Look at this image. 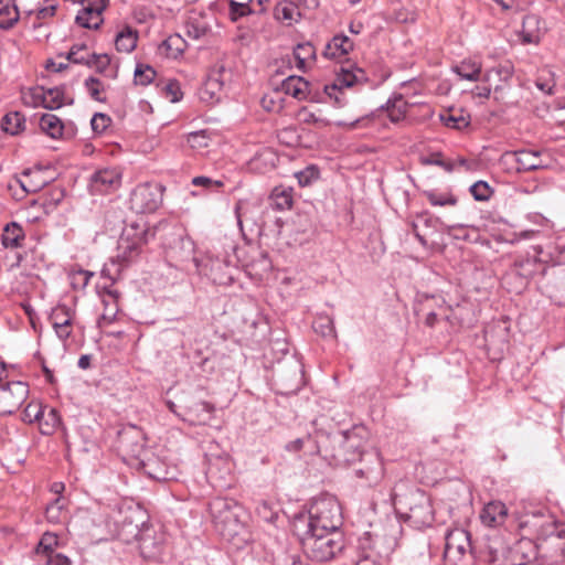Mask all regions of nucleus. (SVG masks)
Returning a JSON list of instances; mask_svg holds the SVG:
<instances>
[{
  "label": "nucleus",
  "mask_w": 565,
  "mask_h": 565,
  "mask_svg": "<svg viewBox=\"0 0 565 565\" xmlns=\"http://www.w3.org/2000/svg\"><path fill=\"white\" fill-rule=\"evenodd\" d=\"M138 35L130 26L124 28L115 38L117 51L130 53L137 45Z\"/></svg>",
  "instance_id": "nucleus-37"
},
{
  "label": "nucleus",
  "mask_w": 565,
  "mask_h": 565,
  "mask_svg": "<svg viewBox=\"0 0 565 565\" xmlns=\"http://www.w3.org/2000/svg\"><path fill=\"white\" fill-rule=\"evenodd\" d=\"M513 75V66L510 63L501 64L486 72L483 82L491 83L493 77H498V82L507 83Z\"/></svg>",
  "instance_id": "nucleus-44"
},
{
  "label": "nucleus",
  "mask_w": 565,
  "mask_h": 565,
  "mask_svg": "<svg viewBox=\"0 0 565 565\" xmlns=\"http://www.w3.org/2000/svg\"><path fill=\"white\" fill-rule=\"evenodd\" d=\"M373 544L376 545L377 541H375ZM382 553L380 551H375V546L365 550V547L362 545V551L359 554V558L355 565H382Z\"/></svg>",
  "instance_id": "nucleus-48"
},
{
  "label": "nucleus",
  "mask_w": 565,
  "mask_h": 565,
  "mask_svg": "<svg viewBox=\"0 0 565 565\" xmlns=\"http://www.w3.org/2000/svg\"><path fill=\"white\" fill-rule=\"evenodd\" d=\"M84 44H75L71 47L66 55V60L76 64H87L89 53Z\"/></svg>",
  "instance_id": "nucleus-59"
},
{
  "label": "nucleus",
  "mask_w": 565,
  "mask_h": 565,
  "mask_svg": "<svg viewBox=\"0 0 565 565\" xmlns=\"http://www.w3.org/2000/svg\"><path fill=\"white\" fill-rule=\"evenodd\" d=\"M278 163V152L271 148H264L250 160V168L260 173H267L274 170Z\"/></svg>",
  "instance_id": "nucleus-21"
},
{
  "label": "nucleus",
  "mask_w": 565,
  "mask_h": 565,
  "mask_svg": "<svg viewBox=\"0 0 565 565\" xmlns=\"http://www.w3.org/2000/svg\"><path fill=\"white\" fill-rule=\"evenodd\" d=\"M271 92L266 93L262 100V107L267 111L280 113L282 110V78H280L279 70L271 76L269 81Z\"/></svg>",
  "instance_id": "nucleus-19"
},
{
  "label": "nucleus",
  "mask_w": 565,
  "mask_h": 565,
  "mask_svg": "<svg viewBox=\"0 0 565 565\" xmlns=\"http://www.w3.org/2000/svg\"><path fill=\"white\" fill-rule=\"evenodd\" d=\"M24 104L31 107H44V87L36 86L23 94Z\"/></svg>",
  "instance_id": "nucleus-56"
},
{
  "label": "nucleus",
  "mask_w": 565,
  "mask_h": 565,
  "mask_svg": "<svg viewBox=\"0 0 565 565\" xmlns=\"http://www.w3.org/2000/svg\"><path fill=\"white\" fill-rule=\"evenodd\" d=\"M121 184V172L118 168H105L96 171L90 181L93 191L108 193Z\"/></svg>",
  "instance_id": "nucleus-16"
},
{
  "label": "nucleus",
  "mask_w": 565,
  "mask_h": 565,
  "mask_svg": "<svg viewBox=\"0 0 565 565\" xmlns=\"http://www.w3.org/2000/svg\"><path fill=\"white\" fill-rule=\"evenodd\" d=\"M86 65L95 67L98 73L107 78L115 79L118 76V65L111 63L108 54H90Z\"/></svg>",
  "instance_id": "nucleus-24"
},
{
  "label": "nucleus",
  "mask_w": 565,
  "mask_h": 565,
  "mask_svg": "<svg viewBox=\"0 0 565 565\" xmlns=\"http://www.w3.org/2000/svg\"><path fill=\"white\" fill-rule=\"evenodd\" d=\"M452 70L460 78L470 82L479 81L482 71L481 64L472 60H465Z\"/></svg>",
  "instance_id": "nucleus-33"
},
{
  "label": "nucleus",
  "mask_w": 565,
  "mask_h": 565,
  "mask_svg": "<svg viewBox=\"0 0 565 565\" xmlns=\"http://www.w3.org/2000/svg\"><path fill=\"white\" fill-rule=\"evenodd\" d=\"M209 510L216 532L235 548H243L250 541L245 522L244 509L233 499L215 498Z\"/></svg>",
  "instance_id": "nucleus-1"
},
{
  "label": "nucleus",
  "mask_w": 565,
  "mask_h": 565,
  "mask_svg": "<svg viewBox=\"0 0 565 565\" xmlns=\"http://www.w3.org/2000/svg\"><path fill=\"white\" fill-rule=\"evenodd\" d=\"M548 268L536 256H522L515 259L513 268L505 276V279L512 276L519 277L521 279L520 286L524 287L530 279L537 275L542 276L541 279L545 278Z\"/></svg>",
  "instance_id": "nucleus-10"
},
{
  "label": "nucleus",
  "mask_w": 565,
  "mask_h": 565,
  "mask_svg": "<svg viewBox=\"0 0 565 565\" xmlns=\"http://www.w3.org/2000/svg\"><path fill=\"white\" fill-rule=\"evenodd\" d=\"M508 509L501 501H492L484 505L480 513L482 524L489 527H497L504 523Z\"/></svg>",
  "instance_id": "nucleus-20"
},
{
  "label": "nucleus",
  "mask_w": 565,
  "mask_h": 565,
  "mask_svg": "<svg viewBox=\"0 0 565 565\" xmlns=\"http://www.w3.org/2000/svg\"><path fill=\"white\" fill-rule=\"evenodd\" d=\"M316 533L340 531L342 525L341 505L333 497L317 499L310 508Z\"/></svg>",
  "instance_id": "nucleus-4"
},
{
  "label": "nucleus",
  "mask_w": 565,
  "mask_h": 565,
  "mask_svg": "<svg viewBox=\"0 0 565 565\" xmlns=\"http://www.w3.org/2000/svg\"><path fill=\"white\" fill-rule=\"evenodd\" d=\"M39 428L43 435H52L62 424L56 408L44 406V413L39 420Z\"/></svg>",
  "instance_id": "nucleus-29"
},
{
  "label": "nucleus",
  "mask_w": 565,
  "mask_h": 565,
  "mask_svg": "<svg viewBox=\"0 0 565 565\" xmlns=\"http://www.w3.org/2000/svg\"><path fill=\"white\" fill-rule=\"evenodd\" d=\"M441 122L451 129L462 130L468 127L470 124V116H465L462 114H452L450 111L440 114Z\"/></svg>",
  "instance_id": "nucleus-46"
},
{
  "label": "nucleus",
  "mask_w": 565,
  "mask_h": 565,
  "mask_svg": "<svg viewBox=\"0 0 565 565\" xmlns=\"http://www.w3.org/2000/svg\"><path fill=\"white\" fill-rule=\"evenodd\" d=\"M185 26L188 35L194 40L201 39L210 31L209 23L201 15L190 17Z\"/></svg>",
  "instance_id": "nucleus-38"
},
{
  "label": "nucleus",
  "mask_w": 565,
  "mask_h": 565,
  "mask_svg": "<svg viewBox=\"0 0 565 565\" xmlns=\"http://www.w3.org/2000/svg\"><path fill=\"white\" fill-rule=\"evenodd\" d=\"M396 504L405 509L407 521L416 529L430 526L435 520L429 495L418 488L396 497Z\"/></svg>",
  "instance_id": "nucleus-2"
},
{
  "label": "nucleus",
  "mask_w": 565,
  "mask_h": 565,
  "mask_svg": "<svg viewBox=\"0 0 565 565\" xmlns=\"http://www.w3.org/2000/svg\"><path fill=\"white\" fill-rule=\"evenodd\" d=\"M19 7L13 0H0V29H12L19 21Z\"/></svg>",
  "instance_id": "nucleus-25"
},
{
  "label": "nucleus",
  "mask_w": 565,
  "mask_h": 565,
  "mask_svg": "<svg viewBox=\"0 0 565 565\" xmlns=\"http://www.w3.org/2000/svg\"><path fill=\"white\" fill-rule=\"evenodd\" d=\"M316 56V50L313 45L309 42L299 43L294 49V57L297 62V67L299 70H303L306 62Z\"/></svg>",
  "instance_id": "nucleus-47"
},
{
  "label": "nucleus",
  "mask_w": 565,
  "mask_h": 565,
  "mask_svg": "<svg viewBox=\"0 0 565 565\" xmlns=\"http://www.w3.org/2000/svg\"><path fill=\"white\" fill-rule=\"evenodd\" d=\"M1 126L6 132L10 135H18L24 129L25 118L18 111L9 113L3 117Z\"/></svg>",
  "instance_id": "nucleus-41"
},
{
  "label": "nucleus",
  "mask_w": 565,
  "mask_h": 565,
  "mask_svg": "<svg viewBox=\"0 0 565 565\" xmlns=\"http://www.w3.org/2000/svg\"><path fill=\"white\" fill-rule=\"evenodd\" d=\"M253 0H230V14L233 20L252 13L250 2Z\"/></svg>",
  "instance_id": "nucleus-57"
},
{
  "label": "nucleus",
  "mask_w": 565,
  "mask_h": 565,
  "mask_svg": "<svg viewBox=\"0 0 565 565\" xmlns=\"http://www.w3.org/2000/svg\"><path fill=\"white\" fill-rule=\"evenodd\" d=\"M24 231L22 226L15 222L7 224L1 235L2 245L6 248H19L24 241Z\"/></svg>",
  "instance_id": "nucleus-28"
},
{
  "label": "nucleus",
  "mask_w": 565,
  "mask_h": 565,
  "mask_svg": "<svg viewBox=\"0 0 565 565\" xmlns=\"http://www.w3.org/2000/svg\"><path fill=\"white\" fill-rule=\"evenodd\" d=\"M164 95L171 103H177L182 98L181 86L177 81H169L164 88Z\"/></svg>",
  "instance_id": "nucleus-64"
},
{
  "label": "nucleus",
  "mask_w": 565,
  "mask_h": 565,
  "mask_svg": "<svg viewBox=\"0 0 565 565\" xmlns=\"http://www.w3.org/2000/svg\"><path fill=\"white\" fill-rule=\"evenodd\" d=\"M130 438L135 439V441L131 445L130 451L132 455L139 456L146 445L145 435L138 427L131 425L125 428L124 431L120 434V439L122 444L128 443Z\"/></svg>",
  "instance_id": "nucleus-35"
},
{
  "label": "nucleus",
  "mask_w": 565,
  "mask_h": 565,
  "mask_svg": "<svg viewBox=\"0 0 565 565\" xmlns=\"http://www.w3.org/2000/svg\"><path fill=\"white\" fill-rule=\"evenodd\" d=\"M57 536L53 533L46 532L42 535L35 552L36 554H43L46 557L49 554H55L54 548L57 546Z\"/></svg>",
  "instance_id": "nucleus-51"
},
{
  "label": "nucleus",
  "mask_w": 565,
  "mask_h": 565,
  "mask_svg": "<svg viewBox=\"0 0 565 565\" xmlns=\"http://www.w3.org/2000/svg\"><path fill=\"white\" fill-rule=\"evenodd\" d=\"M93 276L94 273L86 269L75 270L71 276L72 285L76 289H84L89 284Z\"/></svg>",
  "instance_id": "nucleus-61"
},
{
  "label": "nucleus",
  "mask_w": 565,
  "mask_h": 565,
  "mask_svg": "<svg viewBox=\"0 0 565 565\" xmlns=\"http://www.w3.org/2000/svg\"><path fill=\"white\" fill-rule=\"evenodd\" d=\"M41 130L53 139L62 137L64 125L62 120L54 114H44L40 118Z\"/></svg>",
  "instance_id": "nucleus-31"
},
{
  "label": "nucleus",
  "mask_w": 565,
  "mask_h": 565,
  "mask_svg": "<svg viewBox=\"0 0 565 565\" xmlns=\"http://www.w3.org/2000/svg\"><path fill=\"white\" fill-rule=\"evenodd\" d=\"M292 178L297 180L299 186H309L320 178V170L316 164H308L302 170L294 171Z\"/></svg>",
  "instance_id": "nucleus-43"
},
{
  "label": "nucleus",
  "mask_w": 565,
  "mask_h": 565,
  "mask_svg": "<svg viewBox=\"0 0 565 565\" xmlns=\"http://www.w3.org/2000/svg\"><path fill=\"white\" fill-rule=\"evenodd\" d=\"M518 172L535 171L544 168L540 160V152L532 150H519L513 153Z\"/></svg>",
  "instance_id": "nucleus-22"
},
{
  "label": "nucleus",
  "mask_w": 565,
  "mask_h": 565,
  "mask_svg": "<svg viewBox=\"0 0 565 565\" xmlns=\"http://www.w3.org/2000/svg\"><path fill=\"white\" fill-rule=\"evenodd\" d=\"M249 204L245 201H238L235 205V209H234V212H235V216H236V221H237V225L239 227V231L242 232L243 235H245L244 233V225L247 224V223H254L253 222V218L249 216L250 214V211H249Z\"/></svg>",
  "instance_id": "nucleus-53"
},
{
  "label": "nucleus",
  "mask_w": 565,
  "mask_h": 565,
  "mask_svg": "<svg viewBox=\"0 0 565 565\" xmlns=\"http://www.w3.org/2000/svg\"><path fill=\"white\" fill-rule=\"evenodd\" d=\"M84 85L92 99L106 103L107 98L104 95L106 86L99 78L90 76L85 79Z\"/></svg>",
  "instance_id": "nucleus-45"
},
{
  "label": "nucleus",
  "mask_w": 565,
  "mask_h": 565,
  "mask_svg": "<svg viewBox=\"0 0 565 565\" xmlns=\"http://www.w3.org/2000/svg\"><path fill=\"white\" fill-rule=\"evenodd\" d=\"M424 195L427 201L434 206H447V205H456L458 199L451 192H439L437 190H427L424 191Z\"/></svg>",
  "instance_id": "nucleus-40"
},
{
  "label": "nucleus",
  "mask_w": 565,
  "mask_h": 565,
  "mask_svg": "<svg viewBox=\"0 0 565 565\" xmlns=\"http://www.w3.org/2000/svg\"><path fill=\"white\" fill-rule=\"evenodd\" d=\"M111 119L108 115L103 113H96L90 120V126L94 132L103 134L108 128Z\"/></svg>",
  "instance_id": "nucleus-63"
},
{
  "label": "nucleus",
  "mask_w": 565,
  "mask_h": 565,
  "mask_svg": "<svg viewBox=\"0 0 565 565\" xmlns=\"http://www.w3.org/2000/svg\"><path fill=\"white\" fill-rule=\"evenodd\" d=\"M130 207L136 213L154 212L162 203V190L157 183L137 185L130 194Z\"/></svg>",
  "instance_id": "nucleus-7"
},
{
  "label": "nucleus",
  "mask_w": 565,
  "mask_h": 565,
  "mask_svg": "<svg viewBox=\"0 0 565 565\" xmlns=\"http://www.w3.org/2000/svg\"><path fill=\"white\" fill-rule=\"evenodd\" d=\"M380 109H385L390 120L394 124L399 122L405 118L407 111V103L401 94L391 97Z\"/></svg>",
  "instance_id": "nucleus-27"
},
{
  "label": "nucleus",
  "mask_w": 565,
  "mask_h": 565,
  "mask_svg": "<svg viewBox=\"0 0 565 565\" xmlns=\"http://www.w3.org/2000/svg\"><path fill=\"white\" fill-rule=\"evenodd\" d=\"M213 411L214 407L206 402L196 403L193 407L189 408V418L186 420L192 425L206 424L210 420Z\"/></svg>",
  "instance_id": "nucleus-34"
},
{
  "label": "nucleus",
  "mask_w": 565,
  "mask_h": 565,
  "mask_svg": "<svg viewBox=\"0 0 565 565\" xmlns=\"http://www.w3.org/2000/svg\"><path fill=\"white\" fill-rule=\"evenodd\" d=\"M369 435L367 428L363 425H354L351 429L341 431L345 462L356 463L358 459L367 452L363 449Z\"/></svg>",
  "instance_id": "nucleus-8"
},
{
  "label": "nucleus",
  "mask_w": 565,
  "mask_h": 565,
  "mask_svg": "<svg viewBox=\"0 0 565 565\" xmlns=\"http://www.w3.org/2000/svg\"><path fill=\"white\" fill-rule=\"evenodd\" d=\"M344 548V535L341 531L315 533L305 541L302 551L316 562H329Z\"/></svg>",
  "instance_id": "nucleus-3"
},
{
  "label": "nucleus",
  "mask_w": 565,
  "mask_h": 565,
  "mask_svg": "<svg viewBox=\"0 0 565 565\" xmlns=\"http://www.w3.org/2000/svg\"><path fill=\"white\" fill-rule=\"evenodd\" d=\"M29 396V385L22 381H12L0 386V416L18 411Z\"/></svg>",
  "instance_id": "nucleus-9"
},
{
  "label": "nucleus",
  "mask_w": 565,
  "mask_h": 565,
  "mask_svg": "<svg viewBox=\"0 0 565 565\" xmlns=\"http://www.w3.org/2000/svg\"><path fill=\"white\" fill-rule=\"evenodd\" d=\"M316 333L323 338H335V328L333 319L328 315H319L312 322Z\"/></svg>",
  "instance_id": "nucleus-42"
},
{
  "label": "nucleus",
  "mask_w": 565,
  "mask_h": 565,
  "mask_svg": "<svg viewBox=\"0 0 565 565\" xmlns=\"http://www.w3.org/2000/svg\"><path fill=\"white\" fill-rule=\"evenodd\" d=\"M74 316H75L74 311H72L68 307L58 306L52 310L50 320H51L52 327H54L55 322H63L66 319L68 320V322H73Z\"/></svg>",
  "instance_id": "nucleus-60"
},
{
  "label": "nucleus",
  "mask_w": 565,
  "mask_h": 565,
  "mask_svg": "<svg viewBox=\"0 0 565 565\" xmlns=\"http://www.w3.org/2000/svg\"><path fill=\"white\" fill-rule=\"evenodd\" d=\"M156 77V71L149 66V65H143V64H138L136 70H135V73H134V78H135V83L137 85H148L150 84Z\"/></svg>",
  "instance_id": "nucleus-54"
},
{
  "label": "nucleus",
  "mask_w": 565,
  "mask_h": 565,
  "mask_svg": "<svg viewBox=\"0 0 565 565\" xmlns=\"http://www.w3.org/2000/svg\"><path fill=\"white\" fill-rule=\"evenodd\" d=\"M64 501L62 498H56L51 502L45 510L46 520L51 523H60L64 516Z\"/></svg>",
  "instance_id": "nucleus-52"
},
{
  "label": "nucleus",
  "mask_w": 565,
  "mask_h": 565,
  "mask_svg": "<svg viewBox=\"0 0 565 565\" xmlns=\"http://www.w3.org/2000/svg\"><path fill=\"white\" fill-rule=\"evenodd\" d=\"M163 46L169 56L177 58L184 52L185 42L179 34H174L164 40Z\"/></svg>",
  "instance_id": "nucleus-50"
},
{
  "label": "nucleus",
  "mask_w": 565,
  "mask_h": 565,
  "mask_svg": "<svg viewBox=\"0 0 565 565\" xmlns=\"http://www.w3.org/2000/svg\"><path fill=\"white\" fill-rule=\"evenodd\" d=\"M195 270L200 276L206 277L215 285L226 286L230 285L234 277V267L226 260L211 255L203 257H192Z\"/></svg>",
  "instance_id": "nucleus-6"
},
{
  "label": "nucleus",
  "mask_w": 565,
  "mask_h": 565,
  "mask_svg": "<svg viewBox=\"0 0 565 565\" xmlns=\"http://www.w3.org/2000/svg\"><path fill=\"white\" fill-rule=\"evenodd\" d=\"M359 466L353 469L354 476L372 486L380 482L383 477L384 468L379 452L369 451L358 459Z\"/></svg>",
  "instance_id": "nucleus-13"
},
{
  "label": "nucleus",
  "mask_w": 565,
  "mask_h": 565,
  "mask_svg": "<svg viewBox=\"0 0 565 565\" xmlns=\"http://www.w3.org/2000/svg\"><path fill=\"white\" fill-rule=\"evenodd\" d=\"M309 94V83L301 76L288 75L285 77V95L297 100H303Z\"/></svg>",
  "instance_id": "nucleus-26"
},
{
  "label": "nucleus",
  "mask_w": 565,
  "mask_h": 565,
  "mask_svg": "<svg viewBox=\"0 0 565 565\" xmlns=\"http://www.w3.org/2000/svg\"><path fill=\"white\" fill-rule=\"evenodd\" d=\"M470 534L463 529H455L446 536L444 557L454 565H458L470 548Z\"/></svg>",
  "instance_id": "nucleus-12"
},
{
  "label": "nucleus",
  "mask_w": 565,
  "mask_h": 565,
  "mask_svg": "<svg viewBox=\"0 0 565 565\" xmlns=\"http://www.w3.org/2000/svg\"><path fill=\"white\" fill-rule=\"evenodd\" d=\"M282 199V189L280 186H275L268 198V206L264 213L265 222L274 221L278 227H280V217L274 215L277 212H280L282 209L281 200Z\"/></svg>",
  "instance_id": "nucleus-32"
},
{
  "label": "nucleus",
  "mask_w": 565,
  "mask_h": 565,
  "mask_svg": "<svg viewBox=\"0 0 565 565\" xmlns=\"http://www.w3.org/2000/svg\"><path fill=\"white\" fill-rule=\"evenodd\" d=\"M469 191L476 201H488L491 196L492 190L486 181H477L470 185Z\"/></svg>",
  "instance_id": "nucleus-58"
},
{
  "label": "nucleus",
  "mask_w": 565,
  "mask_h": 565,
  "mask_svg": "<svg viewBox=\"0 0 565 565\" xmlns=\"http://www.w3.org/2000/svg\"><path fill=\"white\" fill-rule=\"evenodd\" d=\"M288 353V349L285 348V371L288 373L287 383H285L288 390L285 391V395L296 394L306 384L305 366L301 358L296 352L290 356H287Z\"/></svg>",
  "instance_id": "nucleus-14"
},
{
  "label": "nucleus",
  "mask_w": 565,
  "mask_h": 565,
  "mask_svg": "<svg viewBox=\"0 0 565 565\" xmlns=\"http://www.w3.org/2000/svg\"><path fill=\"white\" fill-rule=\"evenodd\" d=\"M149 231L140 228L137 224L122 232L118 244V255L116 256L126 267L135 263L141 254L142 246L148 242Z\"/></svg>",
  "instance_id": "nucleus-5"
},
{
  "label": "nucleus",
  "mask_w": 565,
  "mask_h": 565,
  "mask_svg": "<svg viewBox=\"0 0 565 565\" xmlns=\"http://www.w3.org/2000/svg\"><path fill=\"white\" fill-rule=\"evenodd\" d=\"M103 12L83 6L76 15V23L86 29H98L103 23Z\"/></svg>",
  "instance_id": "nucleus-36"
},
{
  "label": "nucleus",
  "mask_w": 565,
  "mask_h": 565,
  "mask_svg": "<svg viewBox=\"0 0 565 565\" xmlns=\"http://www.w3.org/2000/svg\"><path fill=\"white\" fill-rule=\"evenodd\" d=\"M118 299L119 298H106L103 296L102 301L104 303V312L102 315V320L107 323H111L115 320L119 311Z\"/></svg>",
  "instance_id": "nucleus-55"
},
{
  "label": "nucleus",
  "mask_w": 565,
  "mask_h": 565,
  "mask_svg": "<svg viewBox=\"0 0 565 565\" xmlns=\"http://www.w3.org/2000/svg\"><path fill=\"white\" fill-rule=\"evenodd\" d=\"M546 295L558 302H565V268L562 265L551 266L545 278L540 281Z\"/></svg>",
  "instance_id": "nucleus-15"
},
{
  "label": "nucleus",
  "mask_w": 565,
  "mask_h": 565,
  "mask_svg": "<svg viewBox=\"0 0 565 565\" xmlns=\"http://www.w3.org/2000/svg\"><path fill=\"white\" fill-rule=\"evenodd\" d=\"M366 81L365 72L362 68L355 67L354 70H345L341 67L340 72L337 73L334 82L331 85L324 86V93L329 97H332V94L337 90H342L343 88H349Z\"/></svg>",
  "instance_id": "nucleus-17"
},
{
  "label": "nucleus",
  "mask_w": 565,
  "mask_h": 565,
  "mask_svg": "<svg viewBox=\"0 0 565 565\" xmlns=\"http://www.w3.org/2000/svg\"><path fill=\"white\" fill-rule=\"evenodd\" d=\"M44 413V406L39 401L30 402L22 413V420L28 424L39 423Z\"/></svg>",
  "instance_id": "nucleus-49"
},
{
  "label": "nucleus",
  "mask_w": 565,
  "mask_h": 565,
  "mask_svg": "<svg viewBox=\"0 0 565 565\" xmlns=\"http://www.w3.org/2000/svg\"><path fill=\"white\" fill-rule=\"evenodd\" d=\"M256 511L258 516L266 522L273 523L278 519L279 511L274 510L273 505L267 501H263L257 507Z\"/></svg>",
  "instance_id": "nucleus-62"
},
{
  "label": "nucleus",
  "mask_w": 565,
  "mask_h": 565,
  "mask_svg": "<svg viewBox=\"0 0 565 565\" xmlns=\"http://www.w3.org/2000/svg\"><path fill=\"white\" fill-rule=\"evenodd\" d=\"M290 532L302 548L305 541L316 533L310 511L302 510L291 516Z\"/></svg>",
  "instance_id": "nucleus-18"
},
{
  "label": "nucleus",
  "mask_w": 565,
  "mask_h": 565,
  "mask_svg": "<svg viewBox=\"0 0 565 565\" xmlns=\"http://www.w3.org/2000/svg\"><path fill=\"white\" fill-rule=\"evenodd\" d=\"M134 539L138 541V546L140 550V554L142 557L148 559H157L160 557L164 536L162 533L156 532L153 529L146 527L143 530H138V526H131Z\"/></svg>",
  "instance_id": "nucleus-11"
},
{
  "label": "nucleus",
  "mask_w": 565,
  "mask_h": 565,
  "mask_svg": "<svg viewBox=\"0 0 565 565\" xmlns=\"http://www.w3.org/2000/svg\"><path fill=\"white\" fill-rule=\"evenodd\" d=\"M65 85L44 88V108L53 110L61 108L64 104H72V99L67 102L65 98Z\"/></svg>",
  "instance_id": "nucleus-30"
},
{
  "label": "nucleus",
  "mask_w": 565,
  "mask_h": 565,
  "mask_svg": "<svg viewBox=\"0 0 565 565\" xmlns=\"http://www.w3.org/2000/svg\"><path fill=\"white\" fill-rule=\"evenodd\" d=\"M126 268L127 267L117 257H114L103 266L100 275L102 278L109 280L111 284H115L121 278V274Z\"/></svg>",
  "instance_id": "nucleus-39"
},
{
  "label": "nucleus",
  "mask_w": 565,
  "mask_h": 565,
  "mask_svg": "<svg viewBox=\"0 0 565 565\" xmlns=\"http://www.w3.org/2000/svg\"><path fill=\"white\" fill-rule=\"evenodd\" d=\"M352 50V40L344 34H337L327 43L323 55L328 58H337L347 55Z\"/></svg>",
  "instance_id": "nucleus-23"
}]
</instances>
